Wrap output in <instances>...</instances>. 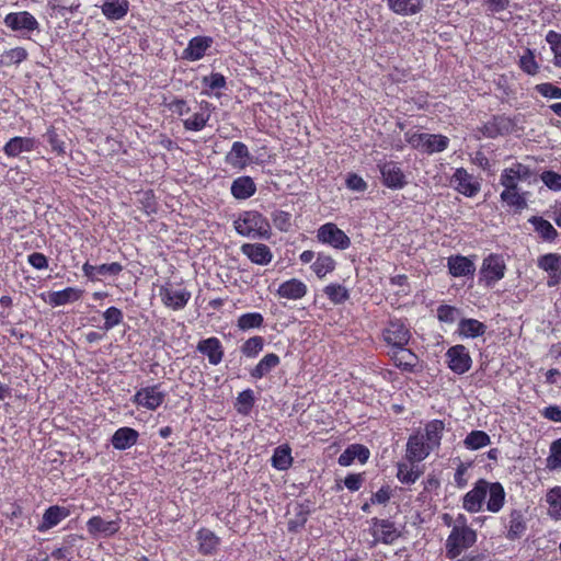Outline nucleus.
I'll use <instances>...</instances> for the list:
<instances>
[{"mask_svg": "<svg viewBox=\"0 0 561 561\" xmlns=\"http://www.w3.org/2000/svg\"><path fill=\"white\" fill-rule=\"evenodd\" d=\"M536 90L545 98L561 99V88L552 83H540L536 85Z\"/></svg>", "mask_w": 561, "mask_h": 561, "instance_id": "nucleus-63", "label": "nucleus"}, {"mask_svg": "<svg viewBox=\"0 0 561 561\" xmlns=\"http://www.w3.org/2000/svg\"><path fill=\"white\" fill-rule=\"evenodd\" d=\"M546 41L553 53V65L561 67V34L556 31H549Z\"/></svg>", "mask_w": 561, "mask_h": 561, "instance_id": "nucleus-49", "label": "nucleus"}, {"mask_svg": "<svg viewBox=\"0 0 561 561\" xmlns=\"http://www.w3.org/2000/svg\"><path fill=\"white\" fill-rule=\"evenodd\" d=\"M369 458V450L367 447L353 444L348 446L339 457V465L346 467L350 466L355 459H358L360 463H365Z\"/></svg>", "mask_w": 561, "mask_h": 561, "instance_id": "nucleus-23", "label": "nucleus"}, {"mask_svg": "<svg viewBox=\"0 0 561 561\" xmlns=\"http://www.w3.org/2000/svg\"><path fill=\"white\" fill-rule=\"evenodd\" d=\"M264 346L262 336H253L248 339L241 346V352L247 357H255Z\"/></svg>", "mask_w": 561, "mask_h": 561, "instance_id": "nucleus-53", "label": "nucleus"}, {"mask_svg": "<svg viewBox=\"0 0 561 561\" xmlns=\"http://www.w3.org/2000/svg\"><path fill=\"white\" fill-rule=\"evenodd\" d=\"M250 157L248 147L241 142H233L231 150L226 156V161L234 168H243L247 164V159Z\"/></svg>", "mask_w": 561, "mask_h": 561, "instance_id": "nucleus-32", "label": "nucleus"}, {"mask_svg": "<svg viewBox=\"0 0 561 561\" xmlns=\"http://www.w3.org/2000/svg\"><path fill=\"white\" fill-rule=\"evenodd\" d=\"M374 526L378 528L379 531L377 538L383 543H392L399 537V533L394 525L388 519L375 518Z\"/></svg>", "mask_w": 561, "mask_h": 561, "instance_id": "nucleus-38", "label": "nucleus"}, {"mask_svg": "<svg viewBox=\"0 0 561 561\" xmlns=\"http://www.w3.org/2000/svg\"><path fill=\"white\" fill-rule=\"evenodd\" d=\"M264 318L259 312H249L239 317L238 327L245 331L254 328H260L263 325Z\"/></svg>", "mask_w": 561, "mask_h": 561, "instance_id": "nucleus-48", "label": "nucleus"}, {"mask_svg": "<svg viewBox=\"0 0 561 561\" xmlns=\"http://www.w3.org/2000/svg\"><path fill=\"white\" fill-rule=\"evenodd\" d=\"M394 365L405 371H413L417 364L416 355L405 346L393 347L390 353Z\"/></svg>", "mask_w": 561, "mask_h": 561, "instance_id": "nucleus-21", "label": "nucleus"}, {"mask_svg": "<svg viewBox=\"0 0 561 561\" xmlns=\"http://www.w3.org/2000/svg\"><path fill=\"white\" fill-rule=\"evenodd\" d=\"M196 539L198 541V552L204 556L216 553L220 545V538L208 528H201L196 533Z\"/></svg>", "mask_w": 561, "mask_h": 561, "instance_id": "nucleus-20", "label": "nucleus"}, {"mask_svg": "<svg viewBox=\"0 0 561 561\" xmlns=\"http://www.w3.org/2000/svg\"><path fill=\"white\" fill-rule=\"evenodd\" d=\"M540 179L550 190L561 191V174L553 171H545L541 173Z\"/></svg>", "mask_w": 561, "mask_h": 561, "instance_id": "nucleus-62", "label": "nucleus"}, {"mask_svg": "<svg viewBox=\"0 0 561 561\" xmlns=\"http://www.w3.org/2000/svg\"><path fill=\"white\" fill-rule=\"evenodd\" d=\"M196 350L203 355H206L211 365H218L222 360L224 348L217 337H208L199 341Z\"/></svg>", "mask_w": 561, "mask_h": 561, "instance_id": "nucleus-18", "label": "nucleus"}, {"mask_svg": "<svg viewBox=\"0 0 561 561\" xmlns=\"http://www.w3.org/2000/svg\"><path fill=\"white\" fill-rule=\"evenodd\" d=\"M445 424L440 420H433L425 425L424 439L430 447L436 448L440 445Z\"/></svg>", "mask_w": 561, "mask_h": 561, "instance_id": "nucleus-34", "label": "nucleus"}, {"mask_svg": "<svg viewBox=\"0 0 561 561\" xmlns=\"http://www.w3.org/2000/svg\"><path fill=\"white\" fill-rule=\"evenodd\" d=\"M508 3L510 2H486L488 7L485 11L489 14L496 16L499 20L505 21L508 20L511 15V12L506 10Z\"/></svg>", "mask_w": 561, "mask_h": 561, "instance_id": "nucleus-59", "label": "nucleus"}, {"mask_svg": "<svg viewBox=\"0 0 561 561\" xmlns=\"http://www.w3.org/2000/svg\"><path fill=\"white\" fill-rule=\"evenodd\" d=\"M486 325L477 319H461L458 323V332L463 337H478L485 333Z\"/></svg>", "mask_w": 561, "mask_h": 561, "instance_id": "nucleus-31", "label": "nucleus"}, {"mask_svg": "<svg viewBox=\"0 0 561 561\" xmlns=\"http://www.w3.org/2000/svg\"><path fill=\"white\" fill-rule=\"evenodd\" d=\"M323 293L335 305L343 304L350 298L347 288L340 284L325 286Z\"/></svg>", "mask_w": 561, "mask_h": 561, "instance_id": "nucleus-46", "label": "nucleus"}, {"mask_svg": "<svg viewBox=\"0 0 561 561\" xmlns=\"http://www.w3.org/2000/svg\"><path fill=\"white\" fill-rule=\"evenodd\" d=\"M448 145V137L444 135L427 134V138L425 140L424 146V152H426L427 154L442 152L447 149Z\"/></svg>", "mask_w": 561, "mask_h": 561, "instance_id": "nucleus-42", "label": "nucleus"}, {"mask_svg": "<svg viewBox=\"0 0 561 561\" xmlns=\"http://www.w3.org/2000/svg\"><path fill=\"white\" fill-rule=\"evenodd\" d=\"M538 267L549 272L561 270V255L557 253H548L538 259Z\"/></svg>", "mask_w": 561, "mask_h": 561, "instance_id": "nucleus-50", "label": "nucleus"}, {"mask_svg": "<svg viewBox=\"0 0 561 561\" xmlns=\"http://www.w3.org/2000/svg\"><path fill=\"white\" fill-rule=\"evenodd\" d=\"M382 183L389 188L401 190L407 185L405 174L394 161H383L377 164Z\"/></svg>", "mask_w": 561, "mask_h": 561, "instance_id": "nucleus-5", "label": "nucleus"}, {"mask_svg": "<svg viewBox=\"0 0 561 561\" xmlns=\"http://www.w3.org/2000/svg\"><path fill=\"white\" fill-rule=\"evenodd\" d=\"M449 273L455 277L473 275L474 263L466 256L457 255L448 259Z\"/></svg>", "mask_w": 561, "mask_h": 561, "instance_id": "nucleus-27", "label": "nucleus"}, {"mask_svg": "<svg viewBox=\"0 0 561 561\" xmlns=\"http://www.w3.org/2000/svg\"><path fill=\"white\" fill-rule=\"evenodd\" d=\"M526 194L520 193L519 190H503L500 197L503 203L520 211L527 207Z\"/></svg>", "mask_w": 561, "mask_h": 561, "instance_id": "nucleus-41", "label": "nucleus"}, {"mask_svg": "<svg viewBox=\"0 0 561 561\" xmlns=\"http://www.w3.org/2000/svg\"><path fill=\"white\" fill-rule=\"evenodd\" d=\"M451 183L455 188L462 195L472 197L480 191V184L472 181V175L469 174L463 168H458L453 178Z\"/></svg>", "mask_w": 561, "mask_h": 561, "instance_id": "nucleus-15", "label": "nucleus"}, {"mask_svg": "<svg viewBox=\"0 0 561 561\" xmlns=\"http://www.w3.org/2000/svg\"><path fill=\"white\" fill-rule=\"evenodd\" d=\"M236 231L243 237H268L270 224L256 210H247L239 215L233 222Z\"/></svg>", "mask_w": 561, "mask_h": 561, "instance_id": "nucleus-1", "label": "nucleus"}, {"mask_svg": "<svg viewBox=\"0 0 561 561\" xmlns=\"http://www.w3.org/2000/svg\"><path fill=\"white\" fill-rule=\"evenodd\" d=\"M211 42L213 41L209 37H193L188 42L187 47L183 50L182 58L192 61L199 60L204 57L206 50L210 47Z\"/></svg>", "mask_w": 561, "mask_h": 561, "instance_id": "nucleus-19", "label": "nucleus"}, {"mask_svg": "<svg viewBox=\"0 0 561 561\" xmlns=\"http://www.w3.org/2000/svg\"><path fill=\"white\" fill-rule=\"evenodd\" d=\"M424 440V435L421 433H416L409 437L405 454V458L409 462L419 463L430 455L433 448Z\"/></svg>", "mask_w": 561, "mask_h": 561, "instance_id": "nucleus-10", "label": "nucleus"}, {"mask_svg": "<svg viewBox=\"0 0 561 561\" xmlns=\"http://www.w3.org/2000/svg\"><path fill=\"white\" fill-rule=\"evenodd\" d=\"M311 267L316 275L322 278L335 268V261L331 256L320 253Z\"/></svg>", "mask_w": 561, "mask_h": 561, "instance_id": "nucleus-47", "label": "nucleus"}, {"mask_svg": "<svg viewBox=\"0 0 561 561\" xmlns=\"http://www.w3.org/2000/svg\"><path fill=\"white\" fill-rule=\"evenodd\" d=\"M513 129V122L511 118L496 115L491 121L486 122L481 128V133L486 138H496L497 136L507 135Z\"/></svg>", "mask_w": 561, "mask_h": 561, "instance_id": "nucleus-14", "label": "nucleus"}, {"mask_svg": "<svg viewBox=\"0 0 561 561\" xmlns=\"http://www.w3.org/2000/svg\"><path fill=\"white\" fill-rule=\"evenodd\" d=\"M317 238L320 242L328 243L339 250H345L351 245V239L346 233L332 222L322 225L318 229Z\"/></svg>", "mask_w": 561, "mask_h": 561, "instance_id": "nucleus-4", "label": "nucleus"}, {"mask_svg": "<svg viewBox=\"0 0 561 561\" xmlns=\"http://www.w3.org/2000/svg\"><path fill=\"white\" fill-rule=\"evenodd\" d=\"M546 501L549 504V516L556 520L561 519V486L551 489L546 495Z\"/></svg>", "mask_w": 561, "mask_h": 561, "instance_id": "nucleus-43", "label": "nucleus"}, {"mask_svg": "<svg viewBox=\"0 0 561 561\" xmlns=\"http://www.w3.org/2000/svg\"><path fill=\"white\" fill-rule=\"evenodd\" d=\"M293 462L291 450L288 445L275 448L272 457V466L277 470H287Z\"/></svg>", "mask_w": 561, "mask_h": 561, "instance_id": "nucleus-40", "label": "nucleus"}, {"mask_svg": "<svg viewBox=\"0 0 561 561\" xmlns=\"http://www.w3.org/2000/svg\"><path fill=\"white\" fill-rule=\"evenodd\" d=\"M272 220L274 226L280 231H288L290 222V214L284 210H275L272 214Z\"/></svg>", "mask_w": 561, "mask_h": 561, "instance_id": "nucleus-60", "label": "nucleus"}, {"mask_svg": "<svg viewBox=\"0 0 561 561\" xmlns=\"http://www.w3.org/2000/svg\"><path fill=\"white\" fill-rule=\"evenodd\" d=\"M477 541V534L467 525H455L446 540V554L457 558L463 550L472 547Z\"/></svg>", "mask_w": 561, "mask_h": 561, "instance_id": "nucleus-2", "label": "nucleus"}, {"mask_svg": "<svg viewBox=\"0 0 561 561\" xmlns=\"http://www.w3.org/2000/svg\"><path fill=\"white\" fill-rule=\"evenodd\" d=\"M139 434L131 427H121L112 436V445L115 449L125 450L136 444Z\"/></svg>", "mask_w": 561, "mask_h": 561, "instance_id": "nucleus-26", "label": "nucleus"}, {"mask_svg": "<svg viewBox=\"0 0 561 561\" xmlns=\"http://www.w3.org/2000/svg\"><path fill=\"white\" fill-rule=\"evenodd\" d=\"M255 402L254 392L251 389L243 390L237 398V411L241 414H248Z\"/></svg>", "mask_w": 561, "mask_h": 561, "instance_id": "nucleus-52", "label": "nucleus"}, {"mask_svg": "<svg viewBox=\"0 0 561 561\" xmlns=\"http://www.w3.org/2000/svg\"><path fill=\"white\" fill-rule=\"evenodd\" d=\"M506 538L511 541L520 539L527 531V518L520 510H512L506 523Z\"/></svg>", "mask_w": 561, "mask_h": 561, "instance_id": "nucleus-13", "label": "nucleus"}, {"mask_svg": "<svg viewBox=\"0 0 561 561\" xmlns=\"http://www.w3.org/2000/svg\"><path fill=\"white\" fill-rule=\"evenodd\" d=\"M160 297L163 304L173 310L183 309L191 298V293L185 289L160 288Z\"/></svg>", "mask_w": 561, "mask_h": 561, "instance_id": "nucleus-16", "label": "nucleus"}, {"mask_svg": "<svg viewBox=\"0 0 561 561\" xmlns=\"http://www.w3.org/2000/svg\"><path fill=\"white\" fill-rule=\"evenodd\" d=\"M295 516L288 520V530L297 531L302 528L310 514V502L298 503L294 507Z\"/></svg>", "mask_w": 561, "mask_h": 561, "instance_id": "nucleus-36", "label": "nucleus"}, {"mask_svg": "<svg viewBox=\"0 0 561 561\" xmlns=\"http://www.w3.org/2000/svg\"><path fill=\"white\" fill-rule=\"evenodd\" d=\"M241 252L259 265H267L273 259L270 248L263 243H244Z\"/></svg>", "mask_w": 561, "mask_h": 561, "instance_id": "nucleus-17", "label": "nucleus"}, {"mask_svg": "<svg viewBox=\"0 0 561 561\" xmlns=\"http://www.w3.org/2000/svg\"><path fill=\"white\" fill-rule=\"evenodd\" d=\"M277 294L282 298L297 300L307 294V286L301 280L291 278L279 285Z\"/></svg>", "mask_w": 561, "mask_h": 561, "instance_id": "nucleus-24", "label": "nucleus"}, {"mask_svg": "<svg viewBox=\"0 0 561 561\" xmlns=\"http://www.w3.org/2000/svg\"><path fill=\"white\" fill-rule=\"evenodd\" d=\"M82 271L84 276L94 280L98 275H111L116 276L123 271V265L117 262H113L110 264H101L98 266L91 265L90 263H84L82 266Z\"/></svg>", "mask_w": 561, "mask_h": 561, "instance_id": "nucleus-22", "label": "nucleus"}, {"mask_svg": "<svg viewBox=\"0 0 561 561\" xmlns=\"http://www.w3.org/2000/svg\"><path fill=\"white\" fill-rule=\"evenodd\" d=\"M4 24L12 31L33 32L38 30L37 20L28 12H12L4 18Z\"/></svg>", "mask_w": 561, "mask_h": 561, "instance_id": "nucleus-12", "label": "nucleus"}, {"mask_svg": "<svg viewBox=\"0 0 561 561\" xmlns=\"http://www.w3.org/2000/svg\"><path fill=\"white\" fill-rule=\"evenodd\" d=\"M35 147V140L28 137H13L5 146L3 151L8 157H18L22 152H30Z\"/></svg>", "mask_w": 561, "mask_h": 561, "instance_id": "nucleus-29", "label": "nucleus"}, {"mask_svg": "<svg viewBox=\"0 0 561 561\" xmlns=\"http://www.w3.org/2000/svg\"><path fill=\"white\" fill-rule=\"evenodd\" d=\"M422 474V471L420 470L419 466L415 463H405L400 462L398 463V472L397 478L400 482L405 484L414 483Z\"/></svg>", "mask_w": 561, "mask_h": 561, "instance_id": "nucleus-39", "label": "nucleus"}, {"mask_svg": "<svg viewBox=\"0 0 561 561\" xmlns=\"http://www.w3.org/2000/svg\"><path fill=\"white\" fill-rule=\"evenodd\" d=\"M547 467L550 470L561 468V437L553 440L550 445V453L547 458Z\"/></svg>", "mask_w": 561, "mask_h": 561, "instance_id": "nucleus-54", "label": "nucleus"}, {"mask_svg": "<svg viewBox=\"0 0 561 561\" xmlns=\"http://www.w3.org/2000/svg\"><path fill=\"white\" fill-rule=\"evenodd\" d=\"M104 330H111L112 328L118 325L123 321V312L121 309L116 307H110L107 308L104 313Z\"/></svg>", "mask_w": 561, "mask_h": 561, "instance_id": "nucleus-57", "label": "nucleus"}, {"mask_svg": "<svg viewBox=\"0 0 561 561\" xmlns=\"http://www.w3.org/2000/svg\"><path fill=\"white\" fill-rule=\"evenodd\" d=\"M385 342L393 347L405 346L410 339L411 332L401 319H390L388 325L382 331Z\"/></svg>", "mask_w": 561, "mask_h": 561, "instance_id": "nucleus-3", "label": "nucleus"}, {"mask_svg": "<svg viewBox=\"0 0 561 561\" xmlns=\"http://www.w3.org/2000/svg\"><path fill=\"white\" fill-rule=\"evenodd\" d=\"M280 363L278 355L274 353L266 354L257 365L250 371V375L254 379H261L267 375L272 369L277 367Z\"/></svg>", "mask_w": 561, "mask_h": 561, "instance_id": "nucleus-33", "label": "nucleus"}, {"mask_svg": "<svg viewBox=\"0 0 561 561\" xmlns=\"http://www.w3.org/2000/svg\"><path fill=\"white\" fill-rule=\"evenodd\" d=\"M490 443V436L483 431H472L463 440L465 446L470 450L480 449Z\"/></svg>", "mask_w": 561, "mask_h": 561, "instance_id": "nucleus-45", "label": "nucleus"}, {"mask_svg": "<svg viewBox=\"0 0 561 561\" xmlns=\"http://www.w3.org/2000/svg\"><path fill=\"white\" fill-rule=\"evenodd\" d=\"M82 290L67 287L59 291H54L49 295V304L53 306H62L71 301L80 299Z\"/></svg>", "mask_w": 561, "mask_h": 561, "instance_id": "nucleus-37", "label": "nucleus"}, {"mask_svg": "<svg viewBox=\"0 0 561 561\" xmlns=\"http://www.w3.org/2000/svg\"><path fill=\"white\" fill-rule=\"evenodd\" d=\"M389 8L398 14L409 15L415 14L421 11V3H411V2H388Z\"/></svg>", "mask_w": 561, "mask_h": 561, "instance_id": "nucleus-58", "label": "nucleus"}, {"mask_svg": "<svg viewBox=\"0 0 561 561\" xmlns=\"http://www.w3.org/2000/svg\"><path fill=\"white\" fill-rule=\"evenodd\" d=\"M460 317V310L454 306L442 305L437 308V318L445 323H454Z\"/></svg>", "mask_w": 561, "mask_h": 561, "instance_id": "nucleus-56", "label": "nucleus"}, {"mask_svg": "<svg viewBox=\"0 0 561 561\" xmlns=\"http://www.w3.org/2000/svg\"><path fill=\"white\" fill-rule=\"evenodd\" d=\"M448 367L458 375L467 373L472 365V359L469 355L468 350L463 345L451 346L447 353Z\"/></svg>", "mask_w": 561, "mask_h": 561, "instance_id": "nucleus-9", "label": "nucleus"}, {"mask_svg": "<svg viewBox=\"0 0 561 561\" xmlns=\"http://www.w3.org/2000/svg\"><path fill=\"white\" fill-rule=\"evenodd\" d=\"M27 51L23 47H15L10 50H7L2 56V66H10V65H19L22 61L27 59Z\"/></svg>", "mask_w": 561, "mask_h": 561, "instance_id": "nucleus-51", "label": "nucleus"}, {"mask_svg": "<svg viewBox=\"0 0 561 561\" xmlns=\"http://www.w3.org/2000/svg\"><path fill=\"white\" fill-rule=\"evenodd\" d=\"M210 114L205 113H195L192 117L185 119L183 122L184 128L186 130L199 131L202 130L207 122L209 121Z\"/></svg>", "mask_w": 561, "mask_h": 561, "instance_id": "nucleus-55", "label": "nucleus"}, {"mask_svg": "<svg viewBox=\"0 0 561 561\" xmlns=\"http://www.w3.org/2000/svg\"><path fill=\"white\" fill-rule=\"evenodd\" d=\"M160 385L148 386L139 389L133 401L150 411L157 410L164 401L167 393L160 391Z\"/></svg>", "mask_w": 561, "mask_h": 561, "instance_id": "nucleus-8", "label": "nucleus"}, {"mask_svg": "<svg viewBox=\"0 0 561 561\" xmlns=\"http://www.w3.org/2000/svg\"><path fill=\"white\" fill-rule=\"evenodd\" d=\"M230 190L234 198L247 199L254 195L256 185L252 178L244 175L236 179Z\"/></svg>", "mask_w": 561, "mask_h": 561, "instance_id": "nucleus-28", "label": "nucleus"}, {"mask_svg": "<svg viewBox=\"0 0 561 561\" xmlns=\"http://www.w3.org/2000/svg\"><path fill=\"white\" fill-rule=\"evenodd\" d=\"M103 14L110 20H119L128 12V2H103Z\"/></svg>", "mask_w": 561, "mask_h": 561, "instance_id": "nucleus-44", "label": "nucleus"}, {"mask_svg": "<svg viewBox=\"0 0 561 561\" xmlns=\"http://www.w3.org/2000/svg\"><path fill=\"white\" fill-rule=\"evenodd\" d=\"M121 519L106 520L101 516H93L87 522V529L92 537H111L119 530Z\"/></svg>", "mask_w": 561, "mask_h": 561, "instance_id": "nucleus-11", "label": "nucleus"}, {"mask_svg": "<svg viewBox=\"0 0 561 561\" xmlns=\"http://www.w3.org/2000/svg\"><path fill=\"white\" fill-rule=\"evenodd\" d=\"M490 490V482L480 479L476 482L473 489L462 499V507L469 513H477L482 510L483 503Z\"/></svg>", "mask_w": 561, "mask_h": 561, "instance_id": "nucleus-7", "label": "nucleus"}, {"mask_svg": "<svg viewBox=\"0 0 561 561\" xmlns=\"http://www.w3.org/2000/svg\"><path fill=\"white\" fill-rule=\"evenodd\" d=\"M520 68L528 75H535L538 71V65L535 60V56L530 50L520 57Z\"/></svg>", "mask_w": 561, "mask_h": 561, "instance_id": "nucleus-64", "label": "nucleus"}, {"mask_svg": "<svg viewBox=\"0 0 561 561\" xmlns=\"http://www.w3.org/2000/svg\"><path fill=\"white\" fill-rule=\"evenodd\" d=\"M506 270L503 257L499 254H490L483 260L480 274L488 286L494 285L504 277Z\"/></svg>", "mask_w": 561, "mask_h": 561, "instance_id": "nucleus-6", "label": "nucleus"}, {"mask_svg": "<svg viewBox=\"0 0 561 561\" xmlns=\"http://www.w3.org/2000/svg\"><path fill=\"white\" fill-rule=\"evenodd\" d=\"M486 510L491 513H497L502 510L505 503V491L500 482H490V490H488Z\"/></svg>", "mask_w": 561, "mask_h": 561, "instance_id": "nucleus-30", "label": "nucleus"}, {"mask_svg": "<svg viewBox=\"0 0 561 561\" xmlns=\"http://www.w3.org/2000/svg\"><path fill=\"white\" fill-rule=\"evenodd\" d=\"M69 515V510L60 506H50L47 508L43 515L42 523L37 527L39 531H46L56 525H58L62 519H65Z\"/></svg>", "mask_w": 561, "mask_h": 561, "instance_id": "nucleus-25", "label": "nucleus"}, {"mask_svg": "<svg viewBox=\"0 0 561 561\" xmlns=\"http://www.w3.org/2000/svg\"><path fill=\"white\" fill-rule=\"evenodd\" d=\"M518 182H520L518 179H516V175L514 172L506 168L502 171L501 178H500V184L504 186V190L514 191L518 190Z\"/></svg>", "mask_w": 561, "mask_h": 561, "instance_id": "nucleus-61", "label": "nucleus"}, {"mask_svg": "<svg viewBox=\"0 0 561 561\" xmlns=\"http://www.w3.org/2000/svg\"><path fill=\"white\" fill-rule=\"evenodd\" d=\"M533 226L535 231L545 240V241H553L558 237V231L556 228L546 219L539 216H533L528 220Z\"/></svg>", "mask_w": 561, "mask_h": 561, "instance_id": "nucleus-35", "label": "nucleus"}]
</instances>
